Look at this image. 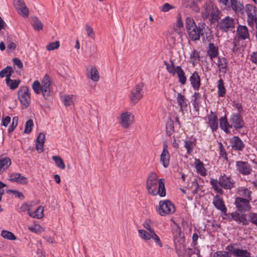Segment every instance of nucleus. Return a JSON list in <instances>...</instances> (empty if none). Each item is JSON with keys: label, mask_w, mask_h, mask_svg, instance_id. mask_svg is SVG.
Instances as JSON below:
<instances>
[{"label": "nucleus", "mask_w": 257, "mask_h": 257, "mask_svg": "<svg viewBox=\"0 0 257 257\" xmlns=\"http://www.w3.org/2000/svg\"><path fill=\"white\" fill-rule=\"evenodd\" d=\"M232 9L238 15H244L245 12L247 16V23L249 26L253 27L257 24V8L251 4L243 5L238 0H230Z\"/></svg>", "instance_id": "1"}, {"label": "nucleus", "mask_w": 257, "mask_h": 257, "mask_svg": "<svg viewBox=\"0 0 257 257\" xmlns=\"http://www.w3.org/2000/svg\"><path fill=\"white\" fill-rule=\"evenodd\" d=\"M210 183L216 192L222 195L224 192L222 188L231 190L235 187V182L231 176L223 174L219 176L218 180L211 179Z\"/></svg>", "instance_id": "2"}, {"label": "nucleus", "mask_w": 257, "mask_h": 257, "mask_svg": "<svg viewBox=\"0 0 257 257\" xmlns=\"http://www.w3.org/2000/svg\"><path fill=\"white\" fill-rule=\"evenodd\" d=\"M204 23H199L187 32L189 37L192 41L199 40L201 37L203 42H210L212 35Z\"/></svg>", "instance_id": "3"}, {"label": "nucleus", "mask_w": 257, "mask_h": 257, "mask_svg": "<svg viewBox=\"0 0 257 257\" xmlns=\"http://www.w3.org/2000/svg\"><path fill=\"white\" fill-rule=\"evenodd\" d=\"M170 62L171 64H169L166 61H164V64L166 67L167 71L172 75L177 74L179 82L182 85H185L186 83L187 77L185 76L184 71L180 66H177L175 67L172 60H170Z\"/></svg>", "instance_id": "4"}, {"label": "nucleus", "mask_w": 257, "mask_h": 257, "mask_svg": "<svg viewBox=\"0 0 257 257\" xmlns=\"http://www.w3.org/2000/svg\"><path fill=\"white\" fill-rule=\"evenodd\" d=\"M176 210L175 205L169 200L160 201L159 206L157 208V212L161 216L173 214Z\"/></svg>", "instance_id": "5"}, {"label": "nucleus", "mask_w": 257, "mask_h": 257, "mask_svg": "<svg viewBox=\"0 0 257 257\" xmlns=\"http://www.w3.org/2000/svg\"><path fill=\"white\" fill-rule=\"evenodd\" d=\"M158 186V176L156 173L151 172L149 175L146 182V188L148 193L155 196Z\"/></svg>", "instance_id": "6"}, {"label": "nucleus", "mask_w": 257, "mask_h": 257, "mask_svg": "<svg viewBox=\"0 0 257 257\" xmlns=\"http://www.w3.org/2000/svg\"><path fill=\"white\" fill-rule=\"evenodd\" d=\"M251 200L248 199H244L242 197H236L235 198L234 205L237 209V211L240 213L242 212H249L251 206L250 204Z\"/></svg>", "instance_id": "7"}, {"label": "nucleus", "mask_w": 257, "mask_h": 257, "mask_svg": "<svg viewBox=\"0 0 257 257\" xmlns=\"http://www.w3.org/2000/svg\"><path fill=\"white\" fill-rule=\"evenodd\" d=\"M144 87V83L140 82L137 84L135 88L132 90L130 95V99L131 103L133 105L137 103L139 100L143 96V88Z\"/></svg>", "instance_id": "8"}, {"label": "nucleus", "mask_w": 257, "mask_h": 257, "mask_svg": "<svg viewBox=\"0 0 257 257\" xmlns=\"http://www.w3.org/2000/svg\"><path fill=\"white\" fill-rule=\"evenodd\" d=\"M18 97L21 103L28 107L31 103V94L28 87H21L18 91Z\"/></svg>", "instance_id": "9"}, {"label": "nucleus", "mask_w": 257, "mask_h": 257, "mask_svg": "<svg viewBox=\"0 0 257 257\" xmlns=\"http://www.w3.org/2000/svg\"><path fill=\"white\" fill-rule=\"evenodd\" d=\"M138 232L140 236L145 240L148 241L151 239H152L160 247H161L163 246V244L160 239V237L154 231H147L145 230L140 229Z\"/></svg>", "instance_id": "10"}, {"label": "nucleus", "mask_w": 257, "mask_h": 257, "mask_svg": "<svg viewBox=\"0 0 257 257\" xmlns=\"http://www.w3.org/2000/svg\"><path fill=\"white\" fill-rule=\"evenodd\" d=\"M235 25V20L228 16L221 20L218 23V27L219 29L221 31L224 32L231 31L234 28Z\"/></svg>", "instance_id": "11"}, {"label": "nucleus", "mask_w": 257, "mask_h": 257, "mask_svg": "<svg viewBox=\"0 0 257 257\" xmlns=\"http://www.w3.org/2000/svg\"><path fill=\"white\" fill-rule=\"evenodd\" d=\"M229 123L232 128L237 131L244 127V121L239 113H233L229 117Z\"/></svg>", "instance_id": "12"}, {"label": "nucleus", "mask_w": 257, "mask_h": 257, "mask_svg": "<svg viewBox=\"0 0 257 257\" xmlns=\"http://www.w3.org/2000/svg\"><path fill=\"white\" fill-rule=\"evenodd\" d=\"M234 245L230 244L225 247V250L231 252L234 257H251V253L246 249L234 247Z\"/></svg>", "instance_id": "13"}, {"label": "nucleus", "mask_w": 257, "mask_h": 257, "mask_svg": "<svg viewBox=\"0 0 257 257\" xmlns=\"http://www.w3.org/2000/svg\"><path fill=\"white\" fill-rule=\"evenodd\" d=\"M229 144L232 150L235 151H242L245 147V144L238 136H234L231 138Z\"/></svg>", "instance_id": "14"}, {"label": "nucleus", "mask_w": 257, "mask_h": 257, "mask_svg": "<svg viewBox=\"0 0 257 257\" xmlns=\"http://www.w3.org/2000/svg\"><path fill=\"white\" fill-rule=\"evenodd\" d=\"M236 166L237 170L243 175H248L252 171V169L250 164L247 162L242 161H236Z\"/></svg>", "instance_id": "15"}, {"label": "nucleus", "mask_w": 257, "mask_h": 257, "mask_svg": "<svg viewBox=\"0 0 257 257\" xmlns=\"http://www.w3.org/2000/svg\"><path fill=\"white\" fill-rule=\"evenodd\" d=\"M249 223L257 227V213L250 212L247 215V218L246 214L242 213L241 225H247Z\"/></svg>", "instance_id": "16"}, {"label": "nucleus", "mask_w": 257, "mask_h": 257, "mask_svg": "<svg viewBox=\"0 0 257 257\" xmlns=\"http://www.w3.org/2000/svg\"><path fill=\"white\" fill-rule=\"evenodd\" d=\"M51 81L48 75L46 74L42 81V94L45 99H48L50 95V85Z\"/></svg>", "instance_id": "17"}, {"label": "nucleus", "mask_w": 257, "mask_h": 257, "mask_svg": "<svg viewBox=\"0 0 257 257\" xmlns=\"http://www.w3.org/2000/svg\"><path fill=\"white\" fill-rule=\"evenodd\" d=\"M227 209L225 210V213L224 212H221L224 215V219H227L228 221H231L233 220L237 223L241 224L242 213H240L237 211L231 212V213H227Z\"/></svg>", "instance_id": "18"}, {"label": "nucleus", "mask_w": 257, "mask_h": 257, "mask_svg": "<svg viewBox=\"0 0 257 257\" xmlns=\"http://www.w3.org/2000/svg\"><path fill=\"white\" fill-rule=\"evenodd\" d=\"M168 146L167 142L163 143V149L161 155L160 161L165 168L169 166L170 156L168 151Z\"/></svg>", "instance_id": "19"}, {"label": "nucleus", "mask_w": 257, "mask_h": 257, "mask_svg": "<svg viewBox=\"0 0 257 257\" xmlns=\"http://www.w3.org/2000/svg\"><path fill=\"white\" fill-rule=\"evenodd\" d=\"M215 64L217 66L219 72L224 74H226L229 70L228 61L227 59L224 57H218L217 62Z\"/></svg>", "instance_id": "20"}, {"label": "nucleus", "mask_w": 257, "mask_h": 257, "mask_svg": "<svg viewBox=\"0 0 257 257\" xmlns=\"http://www.w3.org/2000/svg\"><path fill=\"white\" fill-rule=\"evenodd\" d=\"M212 204L214 207L220 212L225 213L226 207L222 198L218 195L214 196L212 199Z\"/></svg>", "instance_id": "21"}, {"label": "nucleus", "mask_w": 257, "mask_h": 257, "mask_svg": "<svg viewBox=\"0 0 257 257\" xmlns=\"http://www.w3.org/2000/svg\"><path fill=\"white\" fill-rule=\"evenodd\" d=\"M208 122L210 127L213 132H216L218 128V120L217 116L215 113L211 111L210 114L208 115Z\"/></svg>", "instance_id": "22"}, {"label": "nucleus", "mask_w": 257, "mask_h": 257, "mask_svg": "<svg viewBox=\"0 0 257 257\" xmlns=\"http://www.w3.org/2000/svg\"><path fill=\"white\" fill-rule=\"evenodd\" d=\"M9 180L13 182H17L21 184H27L28 182V178L22 176L20 173H13L10 175Z\"/></svg>", "instance_id": "23"}, {"label": "nucleus", "mask_w": 257, "mask_h": 257, "mask_svg": "<svg viewBox=\"0 0 257 257\" xmlns=\"http://www.w3.org/2000/svg\"><path fill=\"white\" fill-rule=\"evenodd\" d=\"M212 38L211 39V40ZM208 47L207 50V54L211 60H213L215 58H217L219 54L218 47L214 45L213 43L209 42Z\"/></svg>", "instance_id": "24"}, {"label": "nucleus", "mask_w": 257, "mask_h": 257, "mask_svg": "<svg viewBox=\"0 0 257 257\" xmlns=\"http://www.w3.org/2000/svg\"><path fill=\"white\" fill-rule=\"evenodd\" d=\"M191 85L194 90L199 89L201 85L200 77L197 71L194 72L189 78Z\"/></svg>", "instance_id": "25"}, {"label": "nucleus", "mask_w": 257, "mask_h": 257, "mask_svg": "<svg viewBox=\"0 0 257 257\" xmlns=\"http://www.w3.org/2000/svg\"><path fill=\"white\" fill-rule=\"evenodd\" d=\"M194 167L198 174L203 177L207 175V170L204 167V165L199 159H195Z\"/></svg>", "instance_id": "26"}, {"label": "nucleus", "mask_w": 257, "mask_h": 257, "mask_svg": "<svg viewBox=\"0 0 257 257\" xmlns=\"http://www.w3.org/2000/svg\"><path fill=\"white\" fill-rule=\"evenodd\" d=\"M236 193L238 197H242L244 199H248L251 200V191L248 188L244 187H239L236 189Z\"/></svg>", "instance_id": "27"}, {"label": "nucleus", "mask_w": 257, "mask_h": 257, "mask_svg": "<svg viewBox=\"0 0 257 257\" xmlns=\"http://www.w3.org/2000/svg\"><path fill=\"white\" fill-rule=\"evenodd\" d=\"M219 125L220 128L226 134H229L230 133V129L232 128V127L229 121H228L226 115L222 116L219 118Z\"/></svg>", "instance_id": "28"}, {"label": "nucleus", "mask_w": 257, "mask_h": 257, "mask_svg": "<svg viewBox=\"0 0 257 257\" xmlns=\"http://www.w3.org/2000/svg\"><path fill=\"white\" fill-rule=\"evenodd\" d=\"M87 76L90 78L93 81H97L99 76L98 72L95 67L90 66L87 68Z\"/></svg>", "instance_id": "29"}, {"label": "nucleus", "mask_w": 257, "mask_h": 257, "mask_svg": "<svg viewBox=\"0 0 257 257\" xmlns=\"http://www.w3.org/2000/svg\"><path fill=\"white\" fill-rule=\"evenodd\" d=\"M179 236H174V242L175 244V249L177 251L181 250L184 248L185 239L184 236H181V232H180Z\"/></svg>", "instance_id": "30"}, {"label": "nucleus", "mask_w": 257, "mask_h": 257, "mask_svg": "<svg viewBox=\"0 0 257 257\" xmlns=\"http://www.w3.org/2000/svg\"><path fill=\"white\" fill-rule=\"evenodd\" d=\"M176 98L180 109L181 111L186 109L189 104V101L185 96L181 93H178Z\"/></svg>", "instance_id": "31"}, {"label": "nucleus", "mask_w": 257, "mask_h": 257, "mask_svg": "<svg viewBox=\"0 0 257 257\" xmlns=\"http://www.w3.org/2000/svg\"><path fill=\"white\" fill-rule=\"evenodd\" d=\"M45 140V135L43 133L39 134L36 142V149L39 153L43 151L44 144Z\"/></svg>", "instance_id": "32"}, {"label": "nucleus", "mask_w": 257, "mask_h": 257, "mask_svg": "<svg viewBox=\"0 0 257 257\" xmlns=\"http://www.w3.org/2000/svg\"><path fill=\"white\" fill-rule=\"evenodd\" d=\"M215 6H213V3L210 1L206 2L203 7V10L202 11V15L203 17L208 18L211 12L214 10Z\"/></svg>", "instance_id": "33"}, {"label": "nucleus", "mask_w": 257, "mask_h": 257, "mask_svg": "<svg viewBox=\"0 0 257 257\" xmlns=\"http://www.w3.org/2000/svg\"><path fill=\"white\" fill-rule=\"evenodd\" d=\"M131 115L128 112H123L120 116V123L125 128H128L131 122Z\"/></svg>", "instance_id": "34"}, {"label": "nucleus", "mask_w": 257, "mask_h": 257, "mask_svg": "<svg viewBox=\"0 0 257 257\" xmlns=\"http://www.w3.org/2000/svg\"><path fill=\"white\" fill-rule=\"evenodd\" d=\"M158 189L156 191L155 196L159 195L161 197L166 196V189L165 186V180L163 179L158 180Z\"/></svg>", "instance_id": "35"}, {"label": "nucleus", "mask_w": 257, "mask_h": 257, "mask_svg": "<svg viewBox=\"0 0 257 257\" xmlns=\"http://www.w3.org/2000/svg\"><path fill=\"white\" fill-rule=\"evenodd\" d=\"M237 32L239 37L243 40H245L249 37L248 29L245 26L239 25L237 28Z\"/></svg>", "instance_id": "36"}, {"label": "nucleus", "mask_w": 257, "mask_h": 257, "mask_svg": "<svg viewBox=\"0 0 257 257\" xmlns=\"http://www.w3.org/2000/svg\"><path fill=\"white\" fill-rule=\"evenodd\" d=\"M226 88L223 80L220 79L217 82V94L219 97H223L226 94Z\"/></svg>", "instance_id": "37"}, {"label": "nucleus", "mask_w": 257, "mask_h": 257, "mask_svg": "<svg viewBox=\"0 0 257 257\" xmlns=\"http://www.w3.org/2000/svg\"><path fill=\"white\" fill-rule=\"evenodd\" d=\"M14 72L13 68L11 66H7L0 71V77H6V80L10 78L12 74Z\"/></svg>", "instance_id": "38"}, {"label": "nucleus", "mask_w": 257, "mask_h": 257, "mask_svg": "<svg viewBox=\"0 0 257 257\" xmlns=\"http://www.w3.org/2000/svg\"><path fill=\"white\" fill-rule=\"evenodd\" d=\"M196 139H194L193 141L190 140L184 141V147L186 149L188 154H190L193 152L194 148L196 145Z\"/></svg>", "instance_id": "39"}, {"label": "nucleus", "mask_w": 257, "mask_h": 257, "mask_svg": "<svg viewBox=\"0 0 257 257\" xmlns=\"http://www.w3.org/2000/svg\"><path fill=\"white\" fill-rule=\"evenodd\" d=\"M43 211L44 209L43 207L41 206H39L37 209L34 212H29V214L30 216L37 218L38 219L42 218L43 216Z\"/></svg>", "instance_id": "40"}, {"label": "nucleus", "mask_w": 257, "mask_h": 257, "mask_svg": "<svg viewBox=\"0 0 257 257\" xmlns=\"http://www.w3.org/2000/svg\"><path fill=\"white\" fill-rule=\"evenodd\" d=\"M6 82L7 86L11 89L15 90L19 86L21 83V80L20 79L13 80L10 78L8 80H6Z\"/></svg>", "instance_id": "41"}, {"label": "nucleus", "mask_w": 257, "mask_h": 257, "mask_svg": "<svg viewBox=\"0 0 257 257\" xmlns=\"http://www.w3.org/2000/svg\"><path fill=\"white\" fill-rule=\"evenodd\" d=\"M17 5L18 9L23 14V16L27 17L29 15V10L24 2L21 0H18Z\"/></svg>", "instance_id": "42"}, {"label": "nucleus", "mask_w": 257, "mask_h": 257, "mask_svg": "<svg viewBox=\"0 0 257 257\" xmlns=\"http://www.w3.org/2000/svg\"><path fill=\"white\" fill-rule=\"evenodd\" d=\"M166 130L167 136L170 137L174 132V121L172 119L167 121L166 125Z\"/></svg>", "instance_id": "43"}, {"label": "nucleus", "mask_w": 257, "mask_h": 257, "mask_svg": "<svg viewBox=\"0 0 257 257\" xmlns=\"http://www.w3.org/2000/svg\"><path fill=\"white\" fill-rule=\"evenodd\" d=\"M32 25L35 30L38 31L42 30L43 27V23L37 18H35L33 19Z\"/></svg>", "instance_id": "44"}, {"label": "nucleus", "mask_w": 257, "mask_h": 257, "mask_svg": "<svg viewBox=\"0 0 257 257\" xmlns=\"http://www.w3.org/2000/svg\"><path fill=\"white\" fill-rule=\"evenodd\" d=\"M213 257H232L231 252L228 250H219L215 252Z\"/></svg>", "instance_id": "45"}, {"label": "nucleus", "mask_w": 257, "mask_h": 257, "mask_svg": "<svg viewBox=\"0 0 257 257\" xmlns=\"http://www.w3.org/2000/svg\"><path fill=\"white\" fill-rule=\"evenodd\" d=\"M219 11L216 7H215L214 10L211 12L209 16L211 17V22L215 23L218 21Z\"/></svg>", "instance_id": "46"}, {"label": "nucleus", "mask_w": 257, "mask_h": 257, "mask_svg": "<svg viewBox=\"0 0 257 257\" xmlns=\"http://www.w3.org/2000/svg\"><path fill=\"white\" fill-rule=\"evenodd\" d=\"M52 159L55 162L58 167L61 169H64L65 168V165L64 161L61 157L57 156H54L52 157Z\"/></svg>", "instance_id": "47"}, {"label": "nucleus", "mask_w": 257, "mask_h": 257, "mask_svg": "<svg viewBox=\"0 0 257 257\" xmlns=\"http://www.w3.org/2000/svg\"><path fill=\"white\" fill-rule=\"evenodd\" d=\"M219 145V154L220 157H222L226 161L228 160L227 154L223 144L221 142L218 143Z\"/></svg>", "instance_id": "48"}, {"label": "nucleus", "mask_w": 257, "mask_h": 257, "mask_svg": "<svg viewBox=\"0 0 257 257\" xmlns=\"http://www.w3.org/2000/svg\"><path fill=\"white\" fill-rule=\"evenodd\" d=\"M1 235L3 237L9 240H15L16 237L13 233L8 230H3L1 232Z\"/></svg>", "instance_id": "49"}, {"label": "nucleus", "mask_w": 257, "mask_h": 257, "mask_svg": "<svg viewBox=\"0 0 257 257\" xmlns=\"http://www.w3.org/2000/svg\"><path fill=\"white\" fill-rule=\"evenodd\" d=\"M186 28L187 30V32L189 31L190 29L193 28L194 27L197 26L194 22V20L193 18L190 17H187L186 19Z\"/></svg>", "instance_id": "50"}, {"label": "nucleus", "mask_w": 257, "mask_h": 257, "mask_svg": "<svg viewBox=\"0 0 257 257\" xmlns=\"http://www.w3.org/2000/svg\"><path fill=\"white\" fill-rule=\"evenodd\" d=\"M32 88L36 93L40 94L41 92L42 93V88L41 87V85L39 81L35 80L33 82Z\"/></svg>", "instance_id": "51"}, {"label": "nucleus", "mask_w": 257, "mask_h": 257, "mask_svg": "<svg viewBox=\"0 0 257 257\" xmlns=\"http://www.w3.org/2000/svg\"><path fill=\"white\" fill-rule=\"evenodd\" d=\"M85 30L86 31L87 35L88 37L94 39L95 37V33L91 27L88 24H86L85 26Z\"/></svg>", "instance_id": "52"}, {"label": "nucleus", "mask_w": 257, "mask_h": 257, "mask_svg": "<svg viewBox=\"0 0 257 257\" xmlns=\"http://www.w3.org/2000/svg\"><path fill=\"white\" fill-rule=\"evenodd\" d=\"M60 43L59 41H56L55 42L50 43L46 46V49L48 51H52L56 49L59 47Z\"/></svg>", "instance_id": "53"}, {"label": "nucleus", "mask_w": 257, "mask_h": 257, "mask_svg": "<svg viewBox=\"0 0 257 257\" xmlns=\"http://www.w3.org/2000/svg\"><path fill=\"white\" fill-rule=\"evenodd\" d=\"M34 125L33 121L32 119L28 120L25 124V133L29 134L32 131V126Z\"/></svg>", "instance_id": "54"}, {"label": "nucleus", "mask_w": 257, "mask_h": 257, "mask_svg": "<svg viewBox=\"0 0 257 257\" xmlns=\"http://www.w3.org/2000/svg\"><path fill=\"white\" fill-rule=\"evenodd\" d=\"M18 122V117L17 116L14 117L13 118L12 123L8 129L9 133H11L14 131L15 128L17 126Z\"/></svg>", "instance_id": "55"}, {"label": "nucleus", "mask_w": 257, "mask_h": 257, "mask_svg": "<svg viewBox=\"0 0 257 257\" xmlns=\"http://www.w3.org/2000/svg\"><path fill=\"white\" fill-rule=\"evenodd\" d=\"M64 104L68 106L73 104V95H65L63 100Z\"/></svg>", "instance_id": "56"}, {"label": "nucleus", "mask_w": 257, "mask_h": 257, "mask_svg": "<svg viewBox=\"0 0 257 257\" xmlns=\"http://www.w3.org/2000/svg\"><path fill=\"white\" fill-rule=\"evenodd\" d=\"M190 57L193 61H196L200 57L199 53L196 50H193L190 53Z\"/></svg>", "instance_id": "57"}, {"label": "nucleus", "mask_w": 257, "mask_h": 257, "mask_svg": "<svg viewBox=\"0 0 257 257\" xmlns=\"http://www.w3.org/2000/svg\"><path fill=\"white\" fill-rule=\"evenodd\" d=\"M232 106L238 111L239 113L243 111L241 104L238 102L233 101Z\"/></svg>", "instance_id": "58"}, {"label": "nucleus", "mask_w": 257, "mask_h": 257, "mask_svg": "<svg viewBox=\"0 0 257 257\" xmlns=\"http://www.w3.org/2000/svg\"><path fill=\"white\" fill-rule=\"evenodd\" d=\"M151 223L152 221L150 219H147L143 223L144 227L148 231H154V229L152 228L151 226Z\"/></svg>", "instance_id": "59"}, {"label": "nucleus", "mask_w": 257, "mask_h": 257, "mask_svg": "<svg viewBox=\"0 0 257 257\" xmlns=\"http://www.w3.org/2000/svg\"><path fill=\"white\" fill-rule=\"evenodd\" d=\"M174 7L170 5L168 3H165L161 7V11L163 12H167Z\"/></svg>", "instance_id": "60"}, {"label": "nucleus", "mask_w": 257, "mask_h": 257, "mask_svg": "<svg viewBox=\"0 0 257 257\" xmlns=\"http://www.w3.org/2000/svg\"><path fill=\"white\" fill-rule=\"evenodd\" d=\"M13 62L15 65H16L19 69H21L23 67V64L22 61L18 58L13 59Z\"/></svg>", "instance_id": "61"}, {"label": "nucleus", "mask_w": 257, "mask_h": 257, "mask_svg": "<svg viewBox=\"0 0 257 257\" xmlns=\"http://www.w3.org/2000/svg\"><path fill=\"white\" fill-rule=\"evenodd\" d=\"M16 197L19 198L22 200L24 199L25 197L22 192L17 190H11Z\"/></svg>", "instance_id": "62"}, {"label": "nucleus", "mask_w": 257, "mask_h": 257, "mask_svg": "<svg viewBox=\"0 0 257 257\" xmlns=\"http://www.w3.org/2000/svg\"><path fill=\"white\" fill-rule=\"evenodd\" d=\"M200 101L199 100H193L192 104L193 105L194 109L197 111L199 112L200 108Z\"/></svg>", "instance_id": "63"}, {"label": "nucleus", "mask_w": 257, "mask_h": 257, "mask_svg": "<svg viewBox=\"0 0 257 257\" xmlns=\"http://www.w3.org/2000/svg\"><path fill=\"white\" fill-rule=\"evenodd\" d=\"M250 60L252 63L257 65V52H253L251 54Z\"/></svg>", "instance_id": "64"}]
</instances>
